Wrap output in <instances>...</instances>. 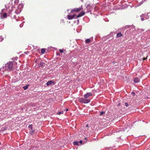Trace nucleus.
<instances>
[{"label": "nucleus", "mask_w": 150, "mask_h": 150, "mask_svg": "<svg viewBox=\"0 0 150 150\" xmlns=\"http://www.w3.org/2000/svg\"><path fill=\"white\" fill-rule=\"evenodd\" d=\"M16 64V63L14 62H8L5 64L4 67L5 70H6L8 71H11L13 68V65Z\"/></svg>", "instance_id": "1"}, {"label": "nucleus", "mask_w": 150, "mask_h": 150, "mask_svg": "<svg viewBox=\"0 0 150 150\" xmlns=\"http://www.w3.org/2000/svg\"><path fill=\"white\" fill-rule=\"evenodd\" d=\"M79 101L80 102L84 103H89L90 101V100L88 99H86L84 98H81L79 99Z\"/></svg>", "instance_id": "2"}, {"label": "nucleus", "mask_w": 150, "mask_h": 150, "mask_svg": "<svg viewBox=\"0 0 150 150\" xmlns=\"http://www.w3.org/2000/svg\"><path fill=\"white\" fill-rule=\"evenodd\" d=\"M82 6H81V7H80L79 8H74L71 11V13H73V12H78L82 10Z\"/></svg>", "instance_id": "3"}, {"label": "nucleus", "mask_w": 150, "mask_h": 150, "mask_svg": "<svg viewBox=\"0 0 150 150\" xmlns=\"http://www.w3.org/2000/svg\"><path fill=\"white\" fill-rule=\"evenodd\" d=\"M32 125H30L28 126V128H30V129L29 131V134L31 135L33 134V133L35 131V129H33L32 126Z\"/></svg>", "instance_id": "4"}, {"label": "nucleus", "mask_w": 150, "mask_h": 150, "mask_svg": "<svg viewBox=\"0 0 150 150\" xmlns=\"http://www.w3.org/2000/svg\"><path fill=\"white\" fill-rule=\"evenodd\" d=\"M6 71L5 70L4 67H3L2 68L0 69V74H3L4 73L5 71Z\"/></svg>", "instance_id": "5"}, {"label": "nucleus", "mask_w": 150, "mask_h": 150, "mask_svg": "<svg viewBox=\"0 0 150 150\" xmlns=\"http://www.w3.org/2000/svg\"><path fill=\"white\" fill-rule=\"evenodd\" d=\"M92 95L91 92L87 93L84 95V97L86 98H88L90 96H92Z\"/></svg>", "instance_id": "6"}, {"label": "nucleus", "mask_w": 150, "mask_h": 150, "mask_svg": "<svg viewBox=\"0 0 150 150\" xmlns=\"http://www.w3.org/2000/svg\"><path fill=\"white\" fill-rule=\"evenodd\" d=\"M75 16V15H68L67 16V18L69 20H71L73 19L74 16Z\"/></svg>", "instance_id": "7"}, {"label": "nucleus", "mask_w": 150, "mask_h": 150, "mask_svg": "<svg viewBox=\"0 0 150 150\" xmlns=\"http://www.w3.org/2000/svg\"><path fill=\"white\" fill-rule=\"evenodd\" d=\"M85 13L84 12H82L79 13L78 16H76V18H78L81 17V16L84 15L85 14Z\"/></svg>", "instance_id": "8"}, {"label": "nucleus", "mask_w": 150, "mask_h": 150, "mask_svg": "<svg viewBox=\"0 0 150 150\" xmlns=\"http://www.w3.org/2000/svg\"><path fill=\"white\" fill-rule=\"evenodd\" d=\"M52 83H54V81H49L47 83H46L47 85V86H49L50 85H51Z\"/></svg>", "instance_id": "9"}, {"label": "nucleus", "mask_w": 150, "mask_h": 150, "mask_svg": "<svg viewBox=\"0 0 150 150\" xmlns=\"http://www.w3.org/2000/svg\"><path fill=\"white\" fill-rule=\"evenodd\" d=\"M139 79L138 78H135L134 79V81L135 83H137L139 82Z\"/></svg>", "instance_id": "10"}, {"label": "nucleus", "mask_w": 150, "mask_h": 150, "mask_svg": "<svg viewBox=\"0 0 150 150\" xmlns=\"http://www.w3.org/2000/svg\"><path fill=\"white\" fill-rule=\"evenodd\" d=\"M123 34H122L121 32H119L117 34V37L118 38L120 37Z\"/></svg>", "instance_id": "11"}, {"label": "nucleus", "mask_w": 150, "mask_h": 150, "mask_svg": "<svg viewBox=\"0 0 150 150\" xmlns=\"http://www.w3.org/2000/svg\"><path fill=\"white\" fill-rule=\"evenodd\" d=\"M91 41V40L90 39H88L86 40L85 42L86 43H88Z\"/></svg>", "instance_id": "12"}, {"label": "nucleus", "mask_w": 150, "mask_h": 150, "mask_svg": "<svg viewBox=\"0 0 150 150\" xmlns=\"http://www.w3.org/2000/svg\"><path fill=\"white\" fill-rule=\"evenodd\" d=\"M79 142H78V141L75 142H74V144L75 145H79Z\"/></svg>", "instance_id": "13"}, {"label": "nucleus", "mask_w": 150, "mask_h": 150, "mask_svg": "<svg viewBox=\"0 0 150 150\" xmlns=\"http://www.w3.org/2000/svg\"><path fill=\"white\" fill-rule=\"evenodd\" d=\"M45 50L44 49H42L41 50V52L42 54H44L45 53Z\"/></svg>", "instance_id": "14"}, {"label": "nucleus", "mask_w": 150, "mask_h": 150, "mask_svg": "<svg viewBox=\"0 0 150 150\" xmlns=\"http://www.w3.org/2000/svg\"><path fill=\"white\" fill-rule=\"evenodd\" d=\"M28 85L25 86L23 87V88L24 90H26L27 89L28 87Z\"/></svg>", "instance_id": "15"}, {"label": "nucleus", "mask_w": 150, "mask_h": 150, "mask_svg": "<svg viewBox=\"0 0 150 150\" xmlns=\"http://www.w3.org/2000/svg\"><path fill=\"white\" fill-rule=\"evenodd\" d=\"M7 15L6 13H4L3 14V17L4 18H6L7 17Z\"/></svg>", "instance_id": "16"}, {"label": "nucleus", "mask_w": 150, "mask_h": 150, "mask_svg": "<svg viewBox=\"0 0 150 150\" xmlns=\"http://www.w3.org/2000/svg\"><path fill=\"white\" fill-rule=\"evenodd\" d=\"M45 64V63L43 62H40V65L41 66H42Z\"/></svg>", "instance_id": "17"}, {"label": "nucleus", "mask_w": 150, "mask_h": 150, "mask_svg": "<svg viewBox=\"0 0 150 150\" xmlns=\"http://www.w3.org/2000/svg\"><path fill=\"white\" fill-rule=\"evenodd\" d=\"M63 114V112H59L57 114L59 115H60L61 114Z\"/></svg>", "instance_id": "18"}, {"label": "nucleus", "mask_w": 150, "mask_h": 150, "mask_svg": "<svg viewBox=\"0 0 150 150\" xmlns=\"http://www.w3.org/2000/svg\"><path fill=\"white\" fill-rule=\"evenodd\" d=\"M104 113H105V112H100V115H102Z\"/></svg>", "instance_id": "19"}, {"label": "nucleus", "mask_w": 150, "mask_h": 150, "mask_svg": "<svg viewBox=\"0 0 150 150\" xmlns=\"http://www.w3.org/2000/svg\"><path fill=\"white\" fill-rule=\"evenodd\" d=\"M125 105L127 107L128 106V103H126V102L125 103Z\"/></svg>", "instance_id": "20"}, {"label": "nucleus", "mask_w": 150, "mask_h": 150, "mask_svg": "<svg viewBox=\"0 0 150 150\" xmlns=\"http://www.w3.org/2000/svg\"><path fill=\"white\" fill-rule=\"evenodd\" d=\"M79 142V143H80L81 144H82L83 141L82 140H81Z\"/></svg>", "instance_id": "21"}, {"label": "nucleus", "mask_w": 150, "mask_h": 150, "mask_svg": "<svg viewBox=\"0 0 150 150\" xmlns=\"http://www.w3.org/2000/svg\"><path fill=\"white\" fill-rule=\"evenodd\" d=\"M141 16V19L142 21H144V18H142Z\"/></svg>", "instance_id": "22"}, {"label": "nucleus", "mask_w": 150, "mask_h": 150, "mask_svg": "<svg viewBox=\"0 0 150 150\" xmlns=\"http://www.w3.org/2000/svg\"><path fill=\"white\" fill-rule=\"evenodd\" d=\"M59 51L60 52H63V50H62L60 49V50H59Z\"/></svg>", "instance_id": "23"}, {"label": "nucleus", "mask_w": 150, "mask_h": 150, "mask_svg": "<svg viewBox=\"0 0 150 150\" xmlns=\"http://www.w3.org/2000/svg\"><path fill=\"white\" fill-rule=\"evenodd\" d=\"M132 94L133 95V96H135V93L134 92H132Z\"/></svg>", "instance_id": "24"}, {"label": "nucleus", "mask_w": 150, "mask_h": 150, "mask_svg": "<svg viewBox=\"0 0 150 150\" xmlns=\"http://www.w3.org/2000/svg\"><path fill=\"white\" fill-rule=\"evenodd\" d=\"M147 58L146 57V58H143V60H145Z\"/></svg>", "instance_id": "25"}, {"label": "nucleus", "mask_w": 150, "mask_h": 150, "mask_svg": "<svg viewBox=\"0 0 150 150\" xmlns=\"http://www.w3.org/2000/svg\"><path fill=\"white\" fill-rule=\"evenodd\" d=\"M68 109H66V111H68Z\"/></svg>", "instance_id": "26"}, {"label": "nucleus", "mask_w": 150, "mask_h": 150, "mask_svg": "<svg viewBox=\"0 0 150 150\" xmlns=\"http://www.w3.org/2000/svg\"><path fill=\"white\" fill-rule=\"evenodd\" d=\"M88 125H87L86 126V127H88Z\"/></svg>", "instance_id": "27"}]
</instances>
